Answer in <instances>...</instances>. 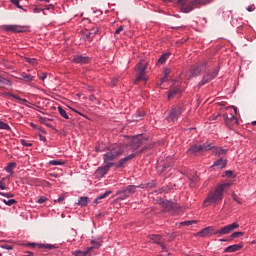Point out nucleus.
I'll use <instances>...</instances> for the list:
<instances>
[{
  "instance_id": "1",
  "label": "nucleus",
  "mask_w": 256,
  "mask_h": 256,
  "mask_svg": "<svg viewBox=\"0 0 256 256\" xmlns=\"http://www.w3.org/2000/svg\"><path fill=\"white\" fill-rule=\"evenodd\" d=\"M235 229H239V223L234 222L232 224H228L220 229H217L215 226H208L203 228L198 232L199 237H223V235H229V233H233Z\"/></svg>"
},
{
  "instance_id": "2",
  "label": "nucleus",
  "mask_w": 256,
  "mask_h": 256,
  "mask_svg": "<svg viewBox=\"0 0 256 256\" xmlns=\"http://www.w3.org/2000/svg\"><path fill=\"white\" fill-rule=\"evenodd\" d=\"M227 187V184H220L218 185L213 191H210L206 197V199L203 201V207H211V205H219L221 201H223V191H225V188Z\"/></svg>"
},
{
  "instance_id": "3",
  "label": "nucleus",
  "mask_w": 256,
  "mask_h": 256,
  "mask_svg": "<svg viewBox=\"0 0 256 256\" xmlns=\"http://www.w3.org/2000/svg\"><path fill=\"white\" fill-rule=\"evenodd\" d=\"M123 147L119 144H114L112 146H109L107 148V152L103 155V161L105 165H109V163H115L112 161H115L118 157H121L123 155Z\"/></svg>"
},
{
  "instance_id": "4",
  "label": "nucleus",
  "mask_w": 256,
  "mask_h": 256,
  "mask_svg": "<svg viewBox=\"0 0 256 256\" xmlns=\"http://www.w3.org/2000/svg\"><path fill=\"white\" fill-rule=\"evenodd\" d=\"M154 144H145V146L138 151V153H132L122 159H120L116 165V169H121L125 167L126 163H129V161L135 159L137 155H141V153H145V151H149V149H153Z\"/></svg>"
},
{
  "instance_id": "5",
  "label": "nucleus",
  "mask_w": 256,
  "mask_h": 256,
  "mask_svg": "<svg viewBox=\"0 0 256 256\" xmlns=\"http://www.w3.org/2000/svg\"><path fill=\"white\" fill-rule=\"evenodd\" d=\"M212 149L213 144L209 142H205L202 145L194 144L187 150V155H203V153L211 151Z\"/></svg>"
},
{
  "instance_id": "6",
  "label": "nucleus",
  "mask_w": 256,
  "mask_h": 256,
  "mask_svg": "<svg viewBox=\"0 0 256 256\" xmlns=\"http://www.w3.org/2000/svg\"><path fill=\"white\" fill-rule=\"evenodd\" d=\"M209 3H213V0H192L188 6H184L180 8L182 13H191L194 9H200L205 5H209Z\"/></svg>"
},
{
  "instance_id": "7",
  "label": "nucleus",
  "mask_w": 256,
  "mask_h": 256,
  "mask_svg": "<svg viewBox=\"0 0 256 256\" xmlns=\"http://www.w3.org/2000/svg\"><path fill=\"white\" fill-rule=\"evenodd\" d=\"M137 189H139V185H128L127 187L120 188L116 192V195H120L118 198L120 201H125V199H128V197H131V195L137 193Z\"/></svg>"
},
{
  "instance_id": "8",
  "label": "nucleus",
  "mask_w": 256,
  "mask_h": 256,
  "mask_svg": "<svg viewBox=\"0 0 256 256\" xmlns=\"http://www.w3.org/2000/svg\"><path fill=\"white\" fill-rule=\"evenodd\" d=\"M183 111H185V108L181 104L172 106L170 112L168 113L167 121L169 123H175V121L181 117Z\"/></svg>"
},
{
  "instance_id": "9",
  "label": "nucleus",
  "mask_w": 256,
  "mask_h": 256,
  "mask_svg": "<svg viewBox=\"0 0 256 256\" xmlns=\"http://www.w3.org/2000/svg\"><path fill=\"white\" fill-rule=\"evenodd\" d=\"M207 71H209V67H207V62L193 65L190 68V77H201V75H203V73H207Z\"/></svg>"
},
{
  "instance_id": "10",
  "label": "nucleus",
  "mask_w": 256,
  "mask_h": 256,
  "mask_svg": "<svg viewBox=\"0 0 256 256\" xmlns=\"http://www.w3.org/2000/svg\"><path fill=\"white\" fill-rule=\"evenodd\" d=\"M149 63L141 60L137 65H136V71L138 73V76L136 78V81H147V78L145 75L147 74V67Z\"/></svg>"
},
{
  "instance_id": "11",
  "label": "nucleus",
  "mask_w": 256,
  "mask_h": 256,
  "mask_svg": "<svg viewBox=\"0 0 256 256\" xmlns=\"http://www.w3.org/2000/svg\"><path fill=\"white\" fill-rule=\"evenodd\" d=\"M206 74L202 76L201 81L198 83V87H203V85H207V83H211V81H213V79H215L217 77V75H219V68L212 71V72H205Z\"/></svg>"
},
{
  "instance_id": "12",
  "label": "nucleus",
  "mask_w": 256,
  "mask_h": 256,
  "mask_svg": "<svg viewBox=\"0 0 256 256\" xmlns=\"http://www.w3.org/2000/svg\"><path fill=\"white\" fill-rule=\"evenodd\" d=\"M147 143V138H145L143 135L134 136L131 139L130 147L131 149L137 150L139 147L145 145Z\"/></svg>"
},
{
  "instance_id": "13",
  "label": "nucleus",
  "mask_w": 256,
  "mask_h": 256,
  "mask_svg": "<svg viewBox=\"0 0 256 256\" xmlns=\"http://www.w3.org/2000/svg\"><path fill=\"white\" fill-rule=\"evenodd\" d=\"M223 119L228 129H233L235 125H239V119L237 118V116H233V114H231L230 118L227 114H223Z\"/></svg>"
},
{
  "instance_id": "14",
  "label": "nucleus",
  "mask_w": 256,
  "mask_h": 256,
  "mask_svg": "<svg viewBox=\"0 0 256 256\" xmlns=\"http://www.w3.org/2000/svg\"><path fill=\"white\" fill-rule=\"evenodd\" d=\"M25 26L21 25H3L2 31H6L7 33H23Z\"/></svg>"
},
{
  "instance_id": "15",
  "label": "nucleus",
  "mask_w": 256,
  "mask_h": 256,
  "mask_svg": "<svg viewBox=\"0 0 256 256\" xmlns=\"http://www.w3.org/2000/svg\"><path fill=\"white\" fill-rule=\"evenodd\" d=\"M113 165H115V163H108L105 166L97 168V170L95 171V176L97 177V179H101L104 175H107V173H109V169H111Z\"/></svg>"
},
{
  "instance_id": "16",
  "label": "nucleus",
  "mask_w": 256,
  "mask_h": 256,
  "mask_svg": "<svg viewBox=\"0 0 256 256\" xmlns=\"http://www.w3.org/2000/svg\"><path fill=\"white\" fill-rule=\"evenodd\" d=\"M212 153L213 155H215V157H225V155H227L229 149H223L221 147H215L212 146Z\"/></svg>"
},
{
  "instance_id": "17",
  "label": "nucleus",
  "mask_w": 256,
  "mask_h": 256,
  "mask_svg": "<svg viewBox=\"0 0 256 256\" xmlns=\"http://www.w3.org/2000/svg\"><path fill=\"white\" fill-rule=\"evenodd\" d=\"M72 63H77L79 65H86V63H89V57L82 56V55L74 56V58L72 59Z\"/></svg>"
},
{
  "instance_id": "18",
  "label": "nucleus",
  "mask_w": 256,
  "mask_h": 256,
  "mask_svg": "<svg viewBox=\"0 0 256 256\" xmlns=\"http://www.w3.org/2000/svg\"><path fill=\"white\" fill-rule=\"evenodd\" d=\"M243 249V244H233L224 249V253H235L236 251H241Z\"/></svg>"
},
{
  "instance_id": "19",
  "label": "nucleus",
  "mask_w": 256,
  "mask_h": 256,
  "mask_svg": "<svg viewBox=\"0 0 256 256\" xmlns=\"http://www.w3.org/2000/svg\"><path fill=\"white\" fill-rule=\"evenodd\" d=\"M181 93V88L179 86H172L168 91V99H173L175 95H179Z\"/></svg>"
},
{
  "instance_id": "20",
  "label": "nucleus",
  "mask_w": 256,
  "mask_h": 256,
  "mask_svg": "<svg viewBox=\"0 0 256 256\" xmlns=\"http://www.w3.org/2000/svg\"><path fill=\"white\" fill-rule=\"evenodd\" d=\"M212 167H217L218 169H225V167H227V159L220 158L216 160Z\"/></svg>"
},
{
  "instance_id": "21",
  "label": "nucleus",
  "mask_w": 256,
  "mask_h": 256,
  "mask_svg": "<svg viewBox=\"0 0 256 256\" xmlns=\"http://www.w3.org/2000/svg\"><path fill=\"white\" fill-rule=\"evenodd\" d=\"M93 251V247H88L86 251L76 250L72 253L74 256H88Z\"/></svg>"
},
{
  "instance_id": "22",
  "label": "nucleus",
  "mask_w": 256,
  "mask_h": 256,
  "mask_svg": "<svg viewBox=\"0 0 256 256\" xmlns=\"http://www.w3.org/2000/svg\"><path fill=\"white\" fill-rule=\"evenodd\" d=\"M77 205H79V207H87V205H89V197L87 196L79 197Z\"/></svg>"
},
{
  "instance_id": "23",
  "label": "nucleus",
  "mask_w": 256,
  "mask_h": 256,
  "mask_svg": "<svg viewBox=\"0 0 256 256\" xmlns=\"http://www.w3.org/2000/svg\"><path fill=\"white\" fill-rule=\"evenodd\" d=\"M169 167H173V162L170 163H164L163 165H158L157 169L160 173H165Z\"/></svg>"
},
{
  "instance_id": "24",
  "label": "nucleus",
  "mask_w": 256,
  "mask_h": 256,
  "mask_svg": "<svg viewBox=\"0 0 256 256\" xmlns=\"http://www.w3.org/2000/svg\"><path fill=\"white\" fill-rule=\"evenodd\" d=\"M38 119L42 125H46V127H49L50 129L53 127V125H51V123H49V121H51V119L43 117V116H38Z\"/></svg>"
},
{
  "instance_id": "25",
  "label": "nucleus",
  "mask_w": 256,
  "mask_h": 256,
  "mask_svg": "<svg viewBox=\"0 0 256 256\" xmlns=\"http://www.w3.org/2000/svg\"><path fill=\"white\" fill-rule=\"evenodd\" d=\"M149 239H151L153 243H156V245H159V243H161V239H163V236L159 234H152V235H149Z\"/></svg>"
},
{
  "instance_id": "26",
  "label": "nucleus",
  "mask_w": 256,
  "mask_h": 256,
  "mask_svg": "<svg viewBox=\"0 0 256 256\" xmlns=\"http://www.w3.org/2000/svg\"><path fill=\"white\" fill-rule=\"evenodd\" d=\"M155 187H157V183H155V182H150V183H147V184L138 185L139 189H149V188L153 189Z\"/></svg>"
},
{
  "instance_id": "27",
  "label": "nucleus",
  "mask_w": 256,
  "mask_h": 256,
  "mask_svg": "<svg viewBox=\"0 0 256 256\" xmlns=\"http://www.w3.org/2000/svg\"><path fill=\"white\" fill-rule=\"evenodd\" d=\"M17 167V163L10 162L7 164V166L4 168L6 173H13V170Z\"/></svg>"
},
{
  "instance_id": "28",
  "label": "nucleus",
  "mask_w": 256,
  "mask_h": 256,
  "mask_svg": "<svg viewBox=\"0 0 256 256\" xmlns=\"http://www.w3.org/2000/svg\"><path fill=\"white\" fill-rule=\"evenodd\" d=\"M0 85L11 87V85H13V82H11V80L0 75Z\"/></svg>"
},
{
  "instance_id": "29",
  "label": "nucleus",
  "mask_w": 256,
  "mask_h": 256,
  "mask_svg": "<svg viewBox=\"0 0 256 256\" xmlns=\"http://www.w3.org/2000/svg\"><path fill=\"white\" fill-rule=\"evenodd\" d=\"M170 55H171L170 53H164V54H162V55L160 56V58L158 59L157 63H158L159 65H163V63H165V61H167V59H169V56H170Z\"/></svg>"
},
{
  "instance_id": "30",
  "label": "nucleus",
  "mask_w": 256,
  "mask_h": 256,
  "mask_svg": "<svg viewBox=\"0 0 256 256\" xmlns=\"http://www.w3.org/2000/svg\"><path fill=\"white\" fill-rule=\"evenodd\" d=\"M112 191L111 190H108L106 191L104 194L98 196L95 200H94V203H99V201H101V199H105L106 197H109V195H111Z\"/></svg>"
},
{
  "instance_id": "31",
  "label": "nucleus",
  "mask_w": 256,
  "mask_h": 256,
  "mask_svg": "<svg viewBox=\"0 0 256 256\" xmlns=\"http://www.w3.org/2000/svg\"><path fill=\"white\" fill-rule=\"evenodd\" d=\"M40 249H48L49 251L55 249V245L53 244H38Z\"/></svg>"
},
{
  "instance_id": "32",
  "label": "nucleus",
  "mask_w": 256,
  "mask_h": 256,
  "mask_svg": "<svg viewBox=\"0 0 256 256\" xmlns=\"http://www.w3.org/2000/svg\"><path fill=\"white\" fill-rule=\"evenodd\" d=\"M197 223V220H188L184 222H180L181 227H189V225H195Z\"/></svg>"
},
{
  "instance_id": "33",
  "label": "nucleus",
  "mask_w": 256,
  "mask_h": 256,
  "mask_svg": "<svg viewBox=\"0 0 256 256\" xmlns=\"http://www.w3.org/2000/svg\"><path fill=\"white\" fill-rule=\"evenodd\" d=\"M58 112L60 113L61 117H63L64 119H69V115L67 114V111L63 109V107L59 106Z\"/></svg>"
},
{
  "instance_id": "34",
  "label": "nucleus",
  "mask_w": 256,
  "mask_h": 256,
  "mask_svg": "<svg viewBox=\"0 0 256 256\" xmlns=\"http://www.w3.org/2000/svg\"><path fill=\"white\" fill-rule=\"evenodd\" d=\"M21 80L25 81L26 83H29L33 81V76H31L30 74H22Z\"/></svg>"
},
{
  "instance_id": "35",
  "label": "nucleus",
  "mask_w": 256,
  "mask_h": 256,
  "mask_svg": "<svg viewBox=\"0 0 256 256\" xmlns=\"http://www.w3.org/2000/svg\"><path fill=\"white\" fill-rule=\"evenodd\" d=\"M169 75H171V70L170 69H165L164 70V75L161 78V82L165 83L167 81V77H169Z\"/></svg>"
},
{
  "instance_id": "36",
  "label": "nucleus",
  "mask_w": 256,
  "mask_h": 256,
  "mask_svg": "<svg viewBox=\"0 0 256 256\" xmlns=\"http://www.w3.org/2000/svg\"><path fill=\"white\" fill-rule=\"evenodd\" d=\"M99 33V28H92L88 34H86V37H95Z\"/></svg>"
},
{
  "instance_id": "37",
  "label": "nucleus",
  "mask_w": 256,
  "mask_h": 256,
  "mask_svg": "<svg viewBox=\"0 0 256 256\" xmlns=\"http://www.w3.org/2000/svg\"><path fill=\"white\" fill-rule=\"evenodd\" d=\"M0 129H3L4 131H11V126L3 121H0Z\"/></svg>"
},
{
  "instance_id": "38",
  "label": "nucleus",
  "mask_w": 256,
  "mask_h": 256,
  "mask_svg": "<svg viewBox=\"0 0 256 256\" xmlns=\"http://www.w3.org/2000/svg\"><path fill=\"white\" fill-rule=\"evenodd\" d=\"M195 183H199V176L195 174L191 179H190V186L195 187Z\"/></svg>"
},
{
  "instance_id": "39",
  "label": "nucleus",
  "mask_w": 256,
  "mask_h": 256,
  "mask_svg": "<svg viewBox=\"0 0 256 256\" xmlns=\"http://www.w3.org/2000/svg\"><path fill=\"white\" fill-rule=\"evenodd\" d=\"M3 203H5L8 207H11V206L17 204V200H15V199H10V200L3 199Z\"/></svg>"
},
{
  "instance_id": "40",
  "label": "nucleus",
  "mask_w": 256,
  "mask_h": 256,
  "mask_svg": "<svg viewBox=\"0 0 256 256\" xmlns=\"http://www.w3.org/2000/svg\"><path fill=\"white\" fill-rule=\"evenodd\" d=\"M8 97H13L14 99H17V101H23V103H27V99H23L19 97L18 95L7 93Z\"/></svg>"
},
{
  "instance_id": "41",
  "label": "nucleus",
  "mask_w": 256,
  "mask_h": 256,
  "mask_svg": "<svg viewBox=\"0 0 256 256\" xmlns=\"http://www.w3.org/2000/svg\"><path fill=\"white\" fill-rule=\"evenodd\" d=\"M231 239H237L239 237H243V232H234L231 234Z\"/></svg>"
},
{
  "instance_id": "42",
  "label": "nucleus",
  "mask_w": 256,
  "mask_h": 256,
  "mask_svg": "<svg viewBox=\"0 0 256 256\" xmlns=\"http://www.w3.org/2000/svg\"><path fill=\"white\" fill-rule=\"evenodd\" d=\"M223 177H230V179L235 178L233 171H231V170L225 171Z\"/></svg>"
},
{
  "instance_id": "43",
  "label": "nucleus",
  "mask_w": 256,
  "mask_h": 256,
  "mask_svg": "<svg viewBox=\"0 0 256 256\" xmlns=\"http://www.w3.org/2000/svg\"><path fill=\"white\" fill-rule=\"evenodd\" d=\"M1 197H7V199H12V197H15V194L13 193H5V192H0Z\"/></svg>"
},
{
  "instance_id": "44",
  "label": "nucleus",
  "mask_w": 256,
  "mask_h": 256,
  "mask_svg": "<svg viewBox=\"0 0 256 256\" xmlns=\"http://www.w3.org/2000/svg\"><path fill=\"white\" fill-rule=\"evenodd\" d=\"M49 165H64V162H61L60 160H50Z\"/></svg>"
},
{
  "instance_id": "45",
  "label": "nucleus",
  "mask_w": 256,
  "mask_h": 256,
  "mask_svg": "<svg viewBox=\"0 0 256 256\" xmlns=\"http://www.w3.org/2000/svg\"><path fill=\"white\" fill-rule=\"evenodd\" d=\"M20 143H21V145H23V147H33V144L27 142L25 139H21Z\"/></svg>"
},
{
  "instance_id": "46",
  "label": "nucleus",
  "mask_w": 256,
  "mask_h": 256,
  "mask_svg": "<svg viewBox=\"0 0 256 256\" xmlns=\"http://www.w3.org/2000/svg\"><path fill=\"white\" fill-rule=\"evenodd\" d=\"M188 2L189 0H177V3L181 5V7H188L189 6L187 5Z\"/></svg>"
},
{
  "instance_id": "47",
  "label": "nucleus",
  "mask_w": 256,
  "mask_h": 256,
  "mask_svg": "<svg viewBox=\"0 0 256 256\" xmlns=\"http://www.w3.org/2000/svg\"><path fill=\"white\" fill-rule=\"evenodd\" d=\"M65 201V194H61L58 199L54 200V203H63Z\"/></svg>"
},
{
  "instance_id": "48",
  "label": "nucleus",
  "mask_w": 256,
  "mask_h": 256,
  "mask_svg": "<svg viewBox=\"0 0 256 256\" xmlns=\"http://www.w3.org/2000/svg\"><path fill=\"white\" fill-rule=\"evenodd\" d=\"M1 248H2V249H6V251H12L13 245L2 244V245H1Z\"/></svg>"
},
{
  "instance_id": "49",
  "label": "nucleus",
  "mask_w": 256,
  "mask_h": 256,
  "mask_svg": "<svg viewBox=\"0 0 256 256\" xmlns=\"http://www.w3.org/2000/svg\"><path fill=\"white\" fill-rule=\"evenodd\" d=\"M12 5H15L18 9H23V6L19 3V0H10Z\"/></svg>"
},
{
  "instance_id": "50",
  "label": "nucleus",
  "mask_w": 256,
  "mask_h": 256,
  "mask_svg": "<svg viewBox=\"0 0 256 256\" xmlns=\"http://www.w3.org/2000/svg\"><path fill=\"white\" fill-rule=\"evenodd\" d=\"M168 191H171V188L169 186H164L159 190V193H167Z\"/></svg>"
},
{
  "instance_id": "51",
  "label": "nucleus",
  "mask_w": 256,
  "mask_h": 256,
  "mask_svg": "<svg viewBox=\"0 0 256 256\" xmlns=\"http://www.w3.org/2000/svg\"><path fill=\"white\" fill-rule=\"evenodd\" d=\"M43 9L44 11H51V9H55V6L53 4H48Z\"/></svg>"
},
{
  "instance_id": "52",
  "label": "nucleus",
  "mask_w": 256,
  "mask_h": 256,
  "mask_svg": "<svg viewBox=\"0 0 256 256\" xmlns=\"http://www.w3.org/2000/svg\"><path fill=\"white\" fill-rule=\"evenodd\" d=\"M91 243H92L93 247H96L97 249H99L101 247V243L100 242L92 240Z\"/></svg>"
},
{
  "instance_id": "53",
  "label": "nucleus",
  "mask_w": 256,
  "mask_h": 256,
  "mask_svg": "<svg viewBox=\"0 0 256 256\" xmlns=\"http://www.w3.org/2000/svg\"><path fill=\"white\" fill-rule=\"evenodd\" d=\"M43 11H45V9H43V8L35 7V8L33 9V13H43Z\"/></svg>"
},
{
  "instance_id": "54",
  "label": "nucleus",
  "mask_w": 256,
  "mask_h": 256,
  "mask_svg": "<svg viewBox=\"0 0 256 256\" xmlns=\"http://www.w3.org/2000/svg\"><path fill=\"white\" fill-rule=\"evenodd\" d=\"M45 201H47V197H40L39 199H38V201H37V203H39L40 205L41 204H43V203H45Z\"/></svg>"
},
{
  "instance_id": "55",
  "label": "nucleus",
  "mask_w": 256,
  "mask_h": 256,
  "mask_svg": "<svg viewBox=\"0 0 256 256\" xmlns=\"http://www.w3.org/2000/svg\"><path fill=\"white\" fill-rule=\"evenodd\" d=\"M158 245L161 247L162 251H165L167 253V246H165L163 242H160Z\"/></svg>"
},
{
  "instance_id": "56",
  "label": "nucleus",
  "mask_w": 256,
  "mask_h": 256,
  "mask_svg": "<svg viewBox=\"0 0 256 256\" xmlns=\"http://www.w3.org/2000/svg\"><path fill=\"white\" fill-rule=\"evenodd\" d=\"M27 62L30 63L31 65H35V63H37V60H35V58H28Z\"/></svg>"
},
{
  "instance_id": "57",
  "label": "nucleus",
  "mask_w": 256,
  "mask_h": 256,
  "mask_svg": "<svg viewBox=\"0 0 256 256\" xmlns=\"http://www.w3.org/2000/svg\"><path fill=\"white\" fill-rule=\"evenodd\" d=\"M123 29H125L124 26H120L114 33V35H119V33H121V31H123Z\"/></svg>"
},
{
  "instance_id": "58",
  "label": "nucleus",
  "mask_w": 256,
  "mask_h": 256,
  "mask_svg": "<svg viewBox=\"0 0 256 256\" xmlns=\"http://www.w3.org/2000/svg\"><path fill=\"white\" fill-rule=\"evenodd\" d=\"M38 137H39L40 141H43L44 143L47 142V138H45V136H43L41 133L38 134Z\"/></svg>"
},
{
  "instance_id": "59",
  "label": "nucleus",
  "mask_w": 256,
  "mask_h": 256,
  "mask_svg": "<svg viewBox=\"0 0 256 256\" xmlns=\"http://www.w3.org/2000/svg\"><path fill=\"white\" fill-rule=\"evenodd\" d=\"M0 189L2 191H5L7 189V186H5V183H3V181L0 180Z\"/></svg>"
},
{
  "instance_id": "60",
  "label": "nucleus",
  "mask_w": 256,
  "mask_h": 256,
  "mask_svg": "<svg viewBox=\"0 0 256 256\" xmlns=\"http://www.w3.org/2000/svg\"><path fill=\"white\" fill-rule=\"evenodd\" d=\"M255 9V5H250L246 8L247 11H249V13H252V11Z\"/></svg>"
},
{
  "instance_id": "61",
  "label": "nucleus",
  "mask_w": 256,
  "mask_h": 256,
  "mask_svg": "<svg viewBox=\"0 0 256 256\" xmlns=\"http://www.w3.org/2000/svg\"><path fill=\"white\" fill-rule=\"evenodd\" d=\"M39 79H41V81H45V79H47V73H42V74L39 76Z\"/></svg>"
},
{
  "instance_id": "62",
  "label": "nucleus",
  "mask_w": 256,
  "mask_h": 256,
  "mask_svg": "<svg viewBox=\"0 0 256 256\" xmlns=\"http://www.w3.org/2000/svg\"><path fill=\"white\" fill-rule=\"evenodd\" d=\"M30 127H32V129H38L39 131H41V128L37 127V125L34 123H30Z\"/></svg>"
},
{
  "instance_id": "63",
  "label": "nucleus",
  "mask_w": 256,
  "mask_h": 256,
  "mask_svg": "<svg viewBox=\"0 0 256 256\" xmlns=\"http://www.w3.org/2000/svg\"><path fill=\"white\" fill-rule=\"evenodd\" d=\"M117 81H119V78H114L111 82L112 86L115 87V85L117 84Z\"/></svg>"
},
{
  "instance_id": "64",
  "label": "nucleus",
  "mask_w": 256,
  "mask_h": 256,
  "mask_svg": "<svg viewBox=\"0 0 256 256\" xmlns=\"http://www.w3.org/2000/svg\"><path fill=\"white\" fill-rule=\"evenodd\" d=\"M89 101H97V98L95 96L91 95L89 97Z\"/></svg>"
}]
</instances>
